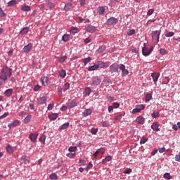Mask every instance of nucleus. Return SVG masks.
<instances>
[{"label":"nucleus","mask_w":180,"mask_h":180,"mask_svg":"<svg viewBox=\"0 0 180 180\" xmlns=\"http://www.w3.org/2000/svg\"><path fill=\"white\" fill-rule=\"evenodd\" d=\"M107 67H109V64L98 60L94 65L89 67L88 71H96L98 68H107Z\"/></svg>","instance_id":"1"},{"label":"nucleus","mask_w":180,"mask_h":180,"mask_svg":"<svg viewBox=\"0 0 180 180\" xmlns=\"http://www.w3.org/2000/svg\"><path fill=\"white\" fill-rule=\"evenodd\" d=\"M2 75L0 76V79L1 81H6L8 78H11V76L12 75V69L5 67L1 70Z\"/></svg>","instance_id":"2"},{"label":"nucleus","mask_w":180,"mask_h":180,"mask_svg":"<svg viewBox=\"0 0 180 180\" xmlns=\"http://www.w3.org/2000/svg\"><path fill=\"white\" fill-rule=\"evenodd\" d=\"M153 49L154 47H148V46H146V44H144V46L142 48L143 56H145V57L150 56V53H153Z\"/></svg>","instance_id":"3"},{"label":"nucleus","mask_w":180,"mask_h":180,"mask_svg":"<svg viewBox=\"0 0 180 180\" xmlns=\"http://www.w3.org/2000/svg\"><path fill=\"white\" fill-rule=\"evenodd\" d=\"M119 68H120V67L119 66V64L115 63H112L109 67V71H110V72H111V74H114V72H119Z\"/></svg>","instance_id":"4"},{"label":"nucleus","mask_w":180,"mask_h":180,"mask_svg":"<svg viewBox=\"0 0 180 180\" xmlns=\"http://www.w3.org/2000/svg\"><path fill=\"white\" fill-rule=\"evenodd\" d=\"M161 34V31L160 30H156L153 31L152 32V39L155 41H157L158 43L160 41V35Z\"/></svg>","instance_id":"5"},{"label":"nucleus","mask_w":180,"mask_h":180,"mask_svg":"<svg viewBox=\"0 0 180 180\" xmlns=\"http://www.w3.org/2000/svg\"><path fill=\"white\" fill-rule=\"evenodd\" d=\"M101 84V79L98 77H93L91 81V86H98Z\"/></svg>","instance_id":"6"},{"label":"nucleus","mask_w":180,"mask_h":180,"mask_svg":"<svg viewBox=\"0 0 180 180\" xmlns=\"http://www.w3.org/2000/svg\"><path fill=\"white\" fill-rule=\"evenodd\" d=\"M145 108H146V106H144V105H143V104L138 105H136V108H134L132 110V113H134V114L140 113V112H141V110H143Z\"/></svg>","instance_id":"7"},{"label":"nucleus","mask_w":180,"mask_h":180,"mask_svg":"<svg viewBox=\"0 0 180 180\" xmlns=\"http://www.w3.org/2000/svg\"><path fill=\"white\" fill-rule=\"evenodd\" d=\"M120 70L122 71V75L123 77H126V75H129V70L126 69V66L124 65L121 64L120 66Z\"/></svg>","instance_id":"8"},{"label":"nucleus","mask_w":180,"mask_h":180,"mask_svg":"<svg viewBox=\"0 0 180 180\" xmlns=\"http://www.w3.org/2000/svg\"><path fill=\"white\" fill-rule=\"evenodd\" d=\"M117 22H119V20H117V18L112 17L107 20L106 24L108 25H116V23H117Z\"/></svg>","instance_id":"9"},{"label":"nucleus","mask_w":180,"mask_h":180,"mask_svg":"<svg viewBox=\"0 0 180 180\" xmlns=\"http://www.w3.org/2000/svg\"><path fill=\"white\" fill-rule=\"evenodd\" d=\"M160 122H153L151 125V129L154 130V131H160Z\"/></svg>","instance_id":"10"},{"label":"nucleus","mask_w":180,"mask_h":180,"mask_svg":"<svg viewBox=\"0 0 180 180\" xmlns=\"http://www.w3.org/2000/svg\"><path fill=\"white\" fill-rule=\"evenodd\" d=\"M33 49V44L31 43L28 44L27 46H25L23 48L24 53H30V50Z\"/></svg>","instance_id":"11"},{"label":"nucleus","mask_w":180,"mask_h":180,"mask_svg":"<svg viewBox=\"0 0 180 180\" xmlns=\"http://www.w3.org/2000/svg\"><path fill=\"white\" fill-rule=\"evenodd\" d=\"M20 124V120H15L13 123L8 124L9 129H13V127H16V126H19Z\"/></svg>","instance_id":"12"},{"label":"nucleus","mask_w":180,"mask_h":180,"mask_svg":"<svg viewBox=\"0 0 180 180\" xmlns=\"http://www.w3.org/2000/svg\"><path fill=\"white\" fill-rule=\"evenodd\" d=\"M86 30L89 33H94V32H95V30H96V27H95V26H94V25H89L86 27Z\"/></svg>","instance_id":"13"},{"label":"nucleus","mask_w":180,"mask_h":180,"mask_svg":"<svg viewBox=\"0 0 180 180\" xmlns=\"http://www.w3.org/2000/svg\"><path fill=\"white\" fill-rule=\"evenodd\" d=\"M151 77L153 79V82L155 83V82H157V81H158V78H160V73L153 72V73H152Z\"/></svg>","instance_id":"14"},{"label":"nucleus","mask_w":180,"mask_h":180,"mask_svg":"<svg viewBox=\"0 0 180 180\" xmlns=\"http://www.w3.org/2000/svg\"><path fill=\"white\" fill-rule=\"evenodd\" d=\"M13 94V89H8L4 91L5 96H7V98H9L12 96V94Z\"/></svg>","instance_id":"15"},{"label":"nucleus","mask_w":180,"mask_h":180,"mask_svg":"<svg viewBox=\"0 0 180 180\" xmlns=\"http://www.w3.org/2000/svg\"><path fill=\"white\" fill-rule=\"evenodd\" d=\"M37 101L39 105H44L46 104V101H47V98H46V96H42L38 98Z\"/></svg>","instance_id":"16"},{"label":"nucleus","mask_w":180,"mask_h":180,"mask_svg":"<svg viewBox=\"0 0 180 180\" xmlns=\"http://www.w3.org/2000/svg\"><path fill=\"white\" fill-rule=\"evenodd\" d=\"M29 139L30 140H31V141H32V143H36V141H37V134H30L29 136Z\"/></svg>","instance_id":"17"},{"label":"nucleus","mask_w":180,"mask_h":180,"mask_svg":"<svg viewBox=\"0 0 180 180\" xmlns=\"http://www.w3.org/2000/svg\"><path fill=\"white\" fill-rule=\"evenodd\" d=\"M67 105L69 109H72V108H75V105H77V101L72 100L71 102L68 103Z\"/></svg>","instance_id":"18"},{"label":"nucleus","mask_w":180,"mask_h":180,"mask_svg":"<svg viewBox=\"0 0 180 180\" xmlns=\"http://www.w3.org/2000/svg\"><path fill=\"white\" fill-rule=\"evenodd\" d=\"M136 123L138 124H144V118L142 116H139L136 120Z\"/></svg>","instance_id":"19"},{"label":"nucleus","mask_w":180,"mask_h":180,"mask_svg":"<svg viewBox=\"0 0 180 180\" xmlns=\"http://www.w3.org/2000/svg\"><path fill=\"white\" fill-rule=\"evenodd\" d=\"M41 81L42 82V85L46 86V85H48L47 82H49V78L46 76H44L41 78Z\"/></svg>","instance_id":"20"},{"label":"nucleus","mask_w":180,"mask_h":180,"mask_svg":"<svg viewBox=\"0 0 180 180\" xmlns=\"http://www.w3.org/2000/svg\"><path fill=\"white\" fill-rule=\"evenodd\" d=\"M82 113H83V116H84V117H86V116H89V115L92 113V110L86 109Z\"/></svg>","instance_id":"21"},{"label":"nucleus","mask_w":180,"mask_h":180,"mask_svg":"<svg viewBox=\"0 0 180 180\" xmlns=\"http://www.w3.org/2000/svg\"><path fill=\"white\" fill-rule=\"evenodd\" d=\"M57 117H58V113H53L49 115V119H50V120H56Z\"/></svg>","instance_id":"22"},{"label":"nucleus","mask_w":180,"mask_h":180,"mask_svg":"<svg viewBox=\"0 0 180 180\" xmlns=\"http://www.w3.org/2000/svg\"><path fill=\"white\" fill-rule=\"evenodd\" d=\"M70 126V123L66 122L63 124L62 126L60 127L59 130L61 131L62 130H65V129H68V127Z\"/></svg>","instance_id":"23"},{"label":"nucleus","mask_w":180,"mask_h":180,"mask_svg":"<svg viewBox=\"0 0 180 180\" xmlns=\"http://www.w3.org/2000/svg\"><path fill=\"white\" fill-rule=\"evenodd\" d=\"M32 119V116L30 115H27L25 119H24V123L25 124H27L30 122V120Z\"/></svg>","instance_id":"24"},{"label":"nucleus","mask_w":180,"mask_h":180,"mask_svg":"<svg viewBox=\"0 0 180 180\" xmlns=\"http://www.w3.org/2000/svg\"><path fill=\"white\" fill-rule=\"evenodd\" d=\"M29 32V27H24L20 32V34H26V33Z\"/></svg>","instance_id":"25"},{"label":"nucleus","mask_w":180,"mask_h":180,"mask_svg":"<svg viewBox=\"0 0 180 180\" xmlns=\"http://www.w3.org/2000/svg\"><path fill=\"white\" fill-rule=\"evenodd\" d=\"M105 7L103 6H101V7H98V12L99 13V15H103V13H105Z\"/></svg>","instance_id":"26"},{"label":"nucleus","mask_w":180,"mask_h":180,"mask_svg":"<svg viewBox=\"0 0 180 180\" xmlns=\"http://www.w3.org/2000/svg\"><path fill=\"white\" fill-rule=\"evenodd\" d=\"M71 8H72V4L71 3H68L65 5L64 9L65 11H70V9H71Z\"/></svg>","instance_id":"27"},{"label":"nucleus","mask_w":180,"mask_h":180,"mask_svg":"<svg viewBox=\"0 0 180 180\" xmlns=\"http://www.w3.org/2000/svg\"><path fill=\"white\" fill-rule=\"evenodd\" d=\"M91 92H92V90L89 87H86L84 91V95L89 96L91 94Z\"/></svg>","instance_id":"28"},{"label":"nucleus","mask_w":180,"mask_h":180,"mask_svg":"<svg viewBox=\"0 0 180 180\" xmlns=\"http://www.w3.org/2000/svg\"><path fill=\"white\" fill-rule=\"evenodd\" d=\"M59 75L61 78H65V75H67V72L64 70H61L59 72Z\"/></svg>","instance_id":"29"},{"label":"nucleus","mask_w":180,"mask_h":180,"mask_svg":"<svg viewBox=\"0 0 180 180\" xmlns=\"http://www.w3.org/2000/svg\"><path fill=\"white\" fill-rule=\"evenodd\" d=\"M16 5V0H11L7 4V6L11 7Z\"/></svg>","instance_id":"30"},{"label":"nucleus","mask_w":180,"mask_h":180,"mask_svg":"<svg viewBox=\"0 0 180 180\" xmlns=\"http://www.w3.org/2000/svg\"><path fill=\"white\" fill-rule=\"evenodd\" d=\"M112 160V157L107 156L105 159L102 160L103 164H106V162H108V161H110Z\"/></svg>","instance_id":"31"},{"label":"nucleus","mask_w":180,"mask_h":180,"mask_svg":"<svg viewBox=\"0 0 180 180\" xmlns=\"http://www.w3.org/2000/svg\"><path fill=\"white\" fill-rule=\"evenodd\" d=\"M160 53L162 54V56H165V54H168V51L162 48L160 49Z\"/></svg>","instance_id":"32"},{"label":"nucleus","mask_w":180,"mask_h":180,"mask_svg":"<svg viewBox=\"0 0 180 180\" xmlns=\"http://www.w3.org/2000/svg\"><path fill=\"white\" fill-rule=\"evenodd\" d=\"M22 11L24 12H29L30 11V6H24L21 8Z\"/></svg>","instance_id":"33"},{"label":"nucleus","mask_w":180,"mask_h":180,"mask_svg":"<svg viewBox=\"0 0 180 180\" xmlns=\"http://www.w3.org/2000/svg\"><path fill=\"white\" fill-rule=\"evenodd\" d=\"M39 141L41 143H42V144H45L46 143V135H42L40 138H39Z\"/></svg>","instance_id":"34"},{"label":"nucleus","mask_w":180,"mask_h":180,"mask_svg":"<svg viewBox=\"0 0 180 180\" xmlns=\"http://www.w3.org/2000/svg\"><path fill=\"white\" fill-rule=\"evenodd\" d=\"M49 178H50V179H53V180L58 179V176L56 174H51L49 176Z\"/></svg>","instance_id":"35"},{"label":"nucleus","mask_w":180,"mask_h":180,"mask_svg":"<svg viewBox=\"0 0 180 180\" xmlns=\"http://www.w3.org/2000/svg\"><path fill=\"white\" fill-rule=\"evenodd\" d=\"M6 151L7 153H8V154H12V153H13V150L12 149V146H11L10 145H8L6 147Z\"/></svg>","instance_id":"36"},{"label":"nucleus","mask_w":180,"mask_h":180,"mask_svg":"<svg viewBox=\"0 0 180 180\" xmlns=\"http://www.w3.org/2000/svg\"><path fill=\"white\" fill-rule=\"evenodd\" d=\"M91 57L84 58L83 60L84 65H86V64H88V63H91Z\"/></svg>","instance_id":"37"},{"label":"nucleus","mask_w":180,"mask_h":180,"mask_svg":"<svg viewBox=\"0 0 180 180\" xmlns=\"http://www.w3.org/2000/svg\"><path fill=\"white\" fill-rule=\"evenodd\" d=\"M68 151L70 153H75V151H77V146H71L68 148Z\"/></svg>","instance_id":"38"},{"label":"nucleus","mask_w":180,"mask_h":180,"mask_svg":"<svg viewBox=\"0 0 180 180\" xmlns=\"http://www.w3.org/2000/svg\"><path fill=\"white\" fill-rule=\"evenodd\" d=\"M70 89V83H65L63 86V91L65 92V91H68Z\"/></svg>","instance_id":"39"},{"label":"nucleus","mask_w":180,"mask_h":180,"mask_svg":"<svg viewBox=\"0 0 180 180\" xmlns=\"http://www.w3.org/2000/svg\"><path fill=\"white\" fill-rule=\"evenodd\" d=\"M134 33H136V30H129L127 32V34H128V36H133V34H134Z\"/></svg>","instance_id":"40"},{"label":"nucleus","mask_w":180,"mask_h":180,"mask_svg":"<svg viewBox=\"0 0 180 180\" xmlns=\"http://www.w3.org/2000/svg\"><path fill=\"white\" fill-rule=\"evenodd\" d=\"M21 160L22 161H23V162H25V164H26L27 162H30L29 160L27 159V156L26 155L21 157Z\"/></svg>","instance_id":"41"},{"label":"nucleus","mask_w":180,"mask_h":180,"mask_svg":"<svg viewBox=\"0 0 180 180\" xmlns=\"http://www.w3.org/2000/svg\"><path fill=\"white\" fill-rule=\"evenodd\" d=\"M78 32H79L78 28L72 27L70 33H72V34H75V33H78Z\"/></svg>","instance_id":"42"},{"label":"nucleus","mask_w":180,"mask_h":180,"mask_svg":"<svg viewBox=\"0 0 180 180\" xmlns=\"http://www.w3.org/2000/svg\"><path fill=\"white\" fill-rule=\"evenodd\" d=\"M151 98H153V96H151V94H146V102H148L150 101H151Z\"/></svg>","instance_id":"43"},{"label":"nucleus","mask_w":180,"mask_h":180,"mask_svg":"<svg viewBox=\"0 0 180 180\" xmlns=\"http://www.w3.org/2000/svg\"><path fill=\"white\" fill-rule=\"evenodd\" d=\"M62 40H63V41H68V40H70V37L68 34H64L62 37Z\"/></svg>","instance_id":"44"},{"label":"nucleus","mask_w":180,"mask_h":180,"mask_svg":"<svg viewBox=\"0 0 180 180\" xmlns=\"http://www.w3.org/2000/svg\"><path fill=\"white\" fill-rule=\"evenodd\" d=\"M174 34H175V33H174V32H169L165 34V37H172V36H174Z\"/></svg>","instance_id":"45"},{"label":"nucleus","mask_w":180,"mask_h":180,"mask_svg":"<svg viewBox=\"0 0 180 180\" xmlns=\"http://www.w3.org/2000/svg\"><path fill=\"white\" fill-rule=\"evenodd\" d=\"M58 94L59 96H62L63 95V88L61 86H59L58 88Z\"/></svg>","instance_id":"46"},{"label":"nucleus","mask_w":180,"mask_h":180,"mask_svg":"<svg viewBox=\"0 0 180 180\" xmlns=\"http://www.w3.org/2000/svg\"><path fill=\"white\" fill-rule=\"evenodd\" d=\"M164 178H165L166 179H171V175L169 174V173H165L164 175H163Z\"/></svg>","instance_id":"47"},{"label":"nucleus","mask_w":180,"mask_h":180,"mask_svg":"<svg viewBox=\"0 0 180 180\" xmlns=\"http://www.w3.org/2000/svg\"><path fill=\"white\" fill-rule=\"evenodd\" d=\"M47 5H48V6H49V8H51V9H54V8H55V5H54V4H53V3H51V2H48L47 3Z\"/></svg>","instance_id":"48"},{"label":"nucleus","mask_w":180,"mask_h":180,"mask_svg":"<svg viewBox=\"0 0 180 180\" xmlns=\"http://www.w3.org/2000/svg\"><path fill=\"white\" fill-rule=\"evenodd\" d=\"M97 150L98 151L99 154H105V148H101Z\"/></svg>","instance_id":"49"},{"label":"nucleus","mask_w":180,"mask_h":180,"mask_svg":"<svg viewBox=\"0 0 180 180\" xmlns=\"http://www.w3.org/2000/svg\"><path fill=\"white\" fill-rule=\"evenodd\" d=\"M151 116L153 118H157V117H160V114L158 112H153L152 113Z\"/></svg>","instance_id":"50"},{"label":"nucleus","mask_w":180,"mask_h":180,"mask_svg":"<svg viewBox=\"0 0 180 180\" xmlns=\"http://www.w3.org/2000/svg\"><path fill=\"white\" fill-rule=\"evenodd\" d=\"M102 126L103 127H109L110 124L109 122H108V121H105L102 123Z\"/></svg>","instance_id":"51"},{"label":"nucleus","mask_w":180,"mask_h":180,"mask_svg":"<svg viewBox=\"0 0 180 180\" xmlns=\"http://www.w3.org/2000/svg\"><path fill=\"white\" fill-rule=\"evenodd\" d=\"M7 116H9V112H5L3 115H1L0 120L1 119H5V117H7Z\"/></svg>","instance_id":"52"},{"label":"nucleus","mask_w":180,"mask_h":180,"mask_svg":"<svg viewBox=\"0 0 180 180\" xmlns=\"http://www.w3.org/2000/svg\"><path fill=\"white\" fill-rule=\"evenodd\" d=\"M68 109H70L68 104L66 105H63L62 108H61V110L63 112H65V110H67Z\"/></svg>","instance_id":"53"},{"label":"nucleus","mask_w":180,"mask_h":180,"mask_svg":"<svg viewBox=\"0 0 180 180\" xmlns=\"http://www.w3.org/2000/svg\"><path fill=\"white\" fill-rule=\"evenodd\" d=\"M67 157L69 158H74V157H75V153H69L67 154Z\"/></svg>","instance_id":"54"},{"label":"nucleus","mask_w":180,"mask_h":180,"mask_svg":"<svg viewBox=\"0 0 180 180\" xmlns=\"http://www.w3.org/2000/svg\"><path fill=\"white\" fill-rule=\"evenodd\" d=\"M146 143H147V139L142 138L140 141V144H146Z\"/></svg>","instance_id":"55"},{"label":"nucleus","mask_w":180,"mask_h":180,"mask_svg":"<svg viewBox=\"0 0 180 180\" xmlns=\"http://www.w3.org/2000/svg\"><path fill=\"white\" fill-rule=\"evenodd\" d=\"M54 108V103H52V104H49L48 105V110H51Z\"/></svg>","instance_id":"56"},{"label":"nucleus","mask_w":180,"mask_h":180,"mask_svg":"<svg viewBox=\"0 0 180 180\" xmlns=\"http://www.w3.org/2000/svg\"><path fill=\"white\" fill-rule=\"evenodd\" d=\"M112 106L113 108H115V109H117V108H119V106H120V104H119V103L115 102L112 103Z\"/></svg>","instance_id":"57"},{"label":"nucleus","mask_w":180,"mask_h":180,"mask_svg":"<svg viewBox=\"0 0 180 180\" xmlns=\"http://www.w3.org/2000/svg\"><path fill=\"white\" fill-rule=\"evenodd\" d=\"M6 13L4 12V10H2L1 8H0V16L1 18H4V16H6Z\"/></svg>","instance_id":"58"},{"label":"nucleus","mask_w":180,"mask_h":180,"mask_svg":"<svg viewBox=\"0 0 180 180\" xmlns=\"http://www.w3.org/2000/svg\"><path fill=\"white\" fill-rule=\"evenodd\" d=\"M65 60H67V56H63L62 58H60L59 59V63H64V61H65Z\"/></svg>","instance_id":"59"},{"label":"nucleus","mask_w":180,"mask_h":180,"mask_svg":"<svg viewBox=\"0 0 180 180\" xmlns=\"http://www.w3.org/2000/svg\"><path fill=\"white\" fill-rule=\"evenodd\" d=\"M115 120H116V122H120V120H122V115L115 117Z\"/></svg>","instance_id":"60"},{"label":"nucleus","mask_w":180,"mask_h":180,"mask_svg":"<svg viewBox=\"0 0 180 180\" xmlns=\"http://www.w3.org/2000/svg\"><path fill=\"white\" fill-rule=\"evenodd\" d=\"M107 98H108V101L109 102H113V100H114V98H113V97H112V96L108 95V96H107Z\"/></svg>","instance_id":"61"},{"label":"nucleus","mask_w":180,"mask_h":180,"mask_svg":"<svg viewBox=\"0 0 180 180\" xmlns=\"http://www.w3.org/2000/svg\"><path fill=\"white\" fill-rule=\"evenodd\" d=\"M91 133L92 134H96V133H98V129L92 128Z\"/></svg>","instance_id":"62"},{"label":"nucleus","mask_w":180,"mask_h":180,"mask_svg":"<svg viewBox=\"0 0 180 180\" xmlns=\"http://www.w3.org/2000/svg\"><path fill=\"white\" fill-rule=\"evenodd\" d=\"M152 13H154V9L151 8V9H149L148 11V15L149 16H151V14Z\"/></svg>","instance_id":"63"},{"label":"nucleus","mask_w":180,"mask_h":180,"mask_svg":"<svg viewBox=\"0 0 180 180\" xmlns=\"http://www.w3.org/2000/svg\"><path fill=\"white\" fill-rule=\"evenodd\" d=\"M175 161H177L178 162H179V161H180V155H176Z\"/></svg>","instance_id":"64"}]
</instances>
